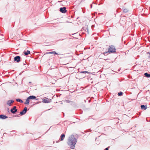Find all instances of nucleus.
<instances>
[{"label": "nucleus", "mask_w": 150, "mask_h": 150, "mask_svg": "<svg viewBox=\"0 0 150 150\" xmlns=\"http://www.w3.org/2000/svg\"><path fill=\"white\" fill-rule=\"evenodd\" d=\"M77 142V139L73 135H72L69 137L68 144L71 149H74Z\"/></svg>", "instance_id": "1"}, {"label": "nucleus", "mask_w": 150, "mask_h": 150, "mask_svg": "<svg viewBox=\"0 0 150 150\" xmlns=\"http://www.w3.org/2000/svg\"><path fill=\"white\" fill-rule=\"evenodd\" d=\"M115 47L112 45L110 46L108 48V51L107 52H106L104 53H107L108 52L111 53H113L115 52Z\"/></svg>", "instance_id": "2"}, {"label": "nucleus", "mask_w": 150, "mask_h": 150, "mask_svg": "<svg viewBox=\"0 0 150 150\" xmlns=\"http://www.w3.org/2000/svg\"><path fill=\"white\" fill-rule=\"evenodd\" d=\"M51 101V99L48 98L46 97H45L42 101V102L45 103H50Z\"/></svg>", "instance_id": "3"}, {"label": "nucleus", "mask_w": 150, "mask_h": 150, "mask_svg": "<svg viewBox=\"0 0 150 150\" xmlns=\"http://www.w3.org/2000/svg\"><path fill=\"white\" fill-rule=\"evenodd\" d=\"M59 11L63 13H65L67 12L66 8L65 7H61L59 8Z\"/></svg>", "instance_id": "4"}, {"label": "nucleus", "mask_w": 150, "mask_h": 150, "mask_svg": "<svg viewBox=\"0 0 150 150\" xmlns=\"http://www.w3.org/2000/svg\"><path fill=\"white\" fill-rule=\"evenodd\" d=\"M27 110V108L26 107H25L24 108L23 110L20 112V114L21 115H23L25 114Z\"/></svg>", "instance_id": "5"}, {"label": "nucleus", "mask_w": 150, "mask_h": 150, "mask_svg": "<svg viewBox=\"0 0 150 150\" xmlns=\"http://www.w3.org/2000/svg\"><path fill=\"white\" fill-rule=\"evenodd\" d=\"M21 58V57L20 56H16L14 57V61L18 63L20 62Z\"/></svg>", "instance_id": "6"}, {"label": "nucleus", "mask_w": 150, "mask_h": 150, "mask_svg": "<svg viewBox=\"0 0 150 150\" xmlns=\"http://www.w3.org/2000/svg\"><path fill=\"white\" fill-rule=\"evenodd\" d=\"M14 102L13 100H9L7 102V104L8 105L10 106L11 105V104L13 103Z\"/></svg>", "instance_id": "7"}, {"label": "nucleus", "mask_w": 150, "mask_h": 150, "mask_svg": "<svg viewBox=\"0 0 150 150\" xmlns=\"http://www.w3.org/2000/svg\"><path fill=\"white\" fill-rule=\"evenodd\" d=\"M8 118V117L4 115H0V118L4 119Z\"/></svg>", "instance_id": "8"}, {"label": "nucleus", "mask_w": 150, "mask_h": 150, "mask_svg": "<svg viewBox=\"0 0 150 150\" xmlns=\"http://www.w3.org/2000/svg\"><path fill=\"white\" fill-rule=\"evenodd\" d=\"M30 99H29V98H28V97L26 99V101L25 103H24L25 104H27V105H29V104L30 101L29 100Z\"/></svg>", "instance_id": "9"}, {"label": "nucleus", "mask_w": 150, "mask_h": 150, "mask_svg": "<svg viewBox=\"0 0 150 150\" xmlns=\"http://www.w3.org/2000/svg\"><path fill=\"white\" fill-rule=\"evenodd\" d=\"M65 134H61L60 137V139L61 141H62L64 140V138L65 137Z\"/></svg>", "instance_id": "10"}, {"label": "nucleus", "mask_w": 150, "mask_h": 150, "mask_svg": "<svg viewBox=\"0 0 150 150\" xmlns=\"http://www.w3.org/2000/svg\"><path fill=\"white\" fill-rule=\"evenodd\" d=\"M141 108L142 109L145 110L147 108V106L146 105H142L141 106Z\"/></svg>", "instance_id": "11"}, {"label": "nucleus", "mask_w": 150, "mask_h": 150, "mask_svg": "<svg viewBox=\"0 0 150 150\" xmlns=\"http://www.w3.org/2000/svg\"><path fill=\"white\" fill-rule=\"evenodd\" d=\"M30 100L35 99L36 98V97L34 96H30L28 97Z\"/></svg>", "instance_id": "12"}, {"label": "nucleus", "mask_w": 150, "mask_h": 150, "mask_svg": "<svg viewBox=\"0 0 150 150\" xmlns=\"http://www.w3.org/2000/svg\"><path fill=\"white\" fill-rule=\"evenodd\" d=\"M122 9L123 12L124 13H127L128 11V9L125 7H123Z\"/></svg>", "instance_id": "13"}, {"label": "nucleus", "mask_w": 150, "mask_h": 150, "mask_svg": "<svg viewBox=\"0 0 150 150\" xmlns=\"http://www.w3.org/2000/svg\"><path fill=\"white\" fill-rule=\"evenodd\" d=\"M144 75L147 78H150V74H149L147 73L146 72L144 74Z\"/></svg>", "instance_id": "14"}, {"label": "nucleus", "mask_w": 150, "mask_h": 150, "mask_svg": "<svg viewBox=\"0 0 150 150\" xmlns=\"http://www.w3.org/2000/svg\"><path fill=\"white\" fill-rule=\"evenodd\" d=\"M24 53L25 55H28V54L30 53V52L29 50H27L26 52L24 51Z\"/></svg>", "instance_id": "15"}, {"label": "nucleus", "mask_w": 150, "mask_h": 150, "mask_svg": "<svg viewBox=\"0 0 150 150\" xmlns=\"http://www.w3.org/2000/svg\"><path fill=\"white\" fill-rule=\"evenodd\" d=\"M16 101L18 102H19L21 103H22L23 102V101L22 100L19 98L16 99Z\"/></svg>", "instance_id": "16"}, {"label": "nucleus", "mask_w": 150, "mask_h": 150, "mask_svg": "<svg viewBox=\"0 0 150 150\" xmlns=\"http://www.w3.org/2000/svg\"><path fill=\"white\" fill-rule=\"evenodd\" d=\"M48 54H58V53H57V52H56L55 51L51 52H48Z\"/></svg>", "instance_id": "17"}, {"label": "nucleus", "mask_w": 150, "mask_h": 150, "mask_svg": "<svg viewBox=\"0 0 150 150\" xmlns=\"http://www.w3.org/2000/svg\"><path fill=\"white\" fill-rule=\"evenodd\" d=\"M14 110H13V109H11L10 110V111L13 114H15L17 111H15V112H13V111H14Z\"/></svg>", "instance_id": "18"}, {"label": "nucleus", "mask_w": 150, "mask_h": 150, "mask_svg": "<svg viewBox=\"0 0 150 150\" xmlns=\"http://www.w3.org/2000/svg\"><path fill=\"white\" fill-rule=\"evenodd\" d=\"M16 106H14L13 107L11 108V109H13V110H14V111L13 112H15V111H17V109H16Z\"/></svg>", "instance_id": "19"}, {"label": "nucleus", "mask_w": 150, "mask_h": 150, "mask_svg": "<svg viewBox=\"0 0 150 150\" xmlns=\"http://www.w3.org/2000/svg\"><path fill=\"white\" fill-rule=\"evenodd\" d=\"M148 53L149 54V55L148 56L147 59V61L149 62H150V53L149 52H148Z\"/></svg>", "instance_id": "20"}, {"label": "nucleus", "mask_w": 150, "mask_h": 150, "mask_svg": "<svg viewBox=\"0 0 150 150\" xmlns=\"http://www.w3.org/2000/svg\"><path fill=\"white\" fill-rule=\"evenodd\" d=\"M123 93L122 92H120L118 93V95L119 96H121L123 95Z\"/></svg>", "instance_id": "21"}, {"label": "nucleus", "mask_w": 150, "mask_h": 150, "mask_svg": "<svg viewBox=\"0 0 150 150\" xmlns=\"http://www.w3.org/2000/svg\"><path fill=\"white\" fill-rule=\"evenodd\" d=\"M80 73H84V74H86V73H89V72L88 71H81L80 72Z\"/></svg>", "instance_id": "22"}, {"label": "nucleus", "mask_w": 150, "mask_h": 150, "mask_svg": "<svg viewBox=\"0 0 150 150\" xmlns=\"http://www.w3.org/2000/svg\"><path fill=\"white\" fill-rule=\"evenodd\" d=\"M66 103H69L71 102V101L69 100H65V101Z\"/></svg>", "instance_id": "23"}, {"label": "nucleus", "mask_w": 150, "mask_h": 150, "mask_svg": "<svg viewBox=\"0 0 150 150\" xmlns=\"http://www.w3.org/2000/svg\"><path fill=\"white\" fill-rule=\"evenodd\" d=\"M109 147L106 148L104 150H108Z\"/></svg>", "instance_id": "24"}, {"label": "nucleus", "mask_w": 150, "mask_h": 150, "mask_svg": "<svg viewBox=\"0 0 150 150\" xmlns=\"http://www.w3.org/2000/svg\"><path fill=\"white\" fill-rule=\"evenodd\" d=\"M8 112H9V108H8Z\"/></svg>", "instance_id": "25"}, {"label": "nucleus", "mask_w": 150, "mask_h": 150, "mask_svg": "<svg viewBox=\"0 0 150 150\" xmlns=\"http://www.w3.org/2000/svg\"><path fill=\"white\" fill-rule=\"evenodd\" d=\"M91 8H92V4H91Z\"/></svg>", "instance_id": "26"}, {"label": "nucleus", "mask_w": 150, "mask_h": 150, "mask_svg": "<svg viewBox=\"0 0 150 150\" xmlns=\"http://www.w3.org/2000/svg\"><path fill=\"white\" fill-rule=\"evenodd\" d=\"M15 116L16 117H18V115H16Z\"/></svg>", "instance_id": "27"}, {"label": "nucleus", "mask_w": 150, "mask_h": 150, "mask_svg": "<svg viewBox=\"0 0 150 150\" xmlns=\"http://www.w3.org/2000/svg\"><path fill=\"white\" fill-rule=\"evenodd\" d=\"M31 83V82H29V83Z\"/></svg>", "instance_id": "28"}, {"label": "nucleus", "mask_w": 150, "mask_h": 150, "mask_svg": "<svg viewBox=\"0 0 150 150\" xmlns=\"http://www.w3.org/2000/svg\"><path fill=\"white\" fill-rule=\"evenodd\" d=\"M74 35V34H72V35Z\"/></svg>", "instance_id": "29"}, {"label": "nucleus", "mask_w": 150, "mask_h": 150, "mask_svg": "<svg viewBox=\"0 0 150 150\" xmlns=\"http://www.w3.org/2000/svg\"><path fill=\"white\" fill-rule=\"evenodd\" d=\"M120 71V69H119L118 71Z\"/></svg>", "instance_id": "30"}, {"label": "nucleus", "mask_w": 150, "mask_h": 150, "mask_svg": "<svg viewBox=\"0 0 150 150\" xmlns=\"http://www.w3.org/2000/svg\"><path fill=\"white\" fill-rule=\"evenodd\" d=\"M120 71V69H119L118 71Z\"/></svg>", "instance_id": "31"}]
</instances>
